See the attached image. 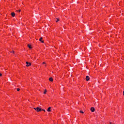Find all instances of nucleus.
<instances>
[{"label":"nucleus","instance_id":"nucleus-1","mask_svg":"<svg viewBox=\"0 0 124 124\" xmlns=\"http://www.w3.org/2000/svg\"><path fill=\"white\" fill-rule=\"evenodd\" d=\"M34 109L35 111H37V112H41L42 111V109L39 107L34 108Z\"/></svg>","mask_w":124,"mask_h":124},{"label":"nucleus","instance_id":"nucleus-2","mask_svg":"<svg viewBox=\"0 0 124 124\" xmlns=\"http://www.w3.org/2000/svg\"><path fill=\"white\" fill-rule=\"evenodd\" d=\"M26 66L29 67V66H31V62H26Z\"/></svg>","mask_w":124,"mask_h":124},{"label":"nucleus","instance_id":"nucleus-3","mask_svg":"<svg viewBox=\"0 0 124 124\" xmlns=\"http://www.w3.org/2000/svg\"><path fill=\"white\" fill-rule=\"evenodd\" d=\"M91 112H94V110H95L94 108L93 107L91 108Z\"/></svg>","mask_w":124,"mask_h":124},{"label":"nucleus","instance_id":"nucleus-4","mask_svg":"<svg viewBox=\"0 0 124 124\" xmlns=\"http://www.w3.org/2000/svg\"><path fill=\"white\" fill-rule=\"evenodd\" d=\"M86 81H89V80H90V77H89L88 76H86Z\"/></svg>","mask_w":124,"mask_h":124},{"label":"nucleus","instance_id":"nucleus-5","mask_svg":"<svg viewBox=\"0 0 124 124\" xmlns=\"http://www.w3.org/2000/svg\"><path fill=\"white\" fill-rule=\"evenodd\" d=\"M47 112H51V107H49L47 110Z\"/></svg>","mask_w":124,"mask_h":124},{"label":"nucleus","instance_id":"nucleus-6","mask_svg":"<svg viewBox=\"0 0 124 124\" xmlns=\"http://www.w3.org/2000/svg\"><path fill=\"white\" fill-rule=\"evenodd\" d=\"M11 15H12V17H15L16 14L15 13H12Z\"/></svg>","mask_w":124,"mask_h":124},{"label":"nucleus","instance_id":"nucleus-7","mask_svg":"<svg viewBox=\"0 0 124 124\" xmlns=\"http://www.w3.org/2000/svg\"><path fill=\"white\" fill-rule=\"evenodd\" d=\"M28 46L29 47V48H30V49H31V45H30V44H28Z\"/></svg>","mask_w":124,"mask_h":124},{"label":"nucleus","instance_id":"nucleus-8","mask_svg":"<svg viewBox=\"0 0 124 124\" xmlns=\"http://www.w3.org/2000/svg\"><path fill=\"white\" fill-rule=\"evenodd\" d=\"M49 81H50V82H53V78H49Z\"/></svg>","mask_w":124,"mask_h":124},{"label":"nucleus","instance_id":"nucleus-9","mask_svg":"<svg viewBox=\"0 0 124 124\" xmlns=\"http://www.w3.org/2000/svg\"><path fill=\"white\" fill-rule=\"evenodd\" d=\"M46 93H47V90H45V92L44 93V94H46Z\"/></svg>","mask_w":124,"mask_h":124},{"label":"nucleus","instance_id":"nucleus-10","mask_svg":"<svg viewBox=\"0 0 124 124\" xmlns=\"http://www.w3.org/2000/svg\"><path fill=\"white\" fill-rule=\"evenodd\" d=\"M79 112L80 113H81V114H84V112H83L82 110H80Z\"/></svg>","mask_w":124,"mask_h":124},{"label":"nucleus","instance_id":"nucleus-11","mask_svg":"<svg viewBox=\"0 0 124 124\" xmlns=\"http://www.w3.org/2000/svg\"><path fill=\"white\" fill-rule=\"evenodd\" d=\"M16 12H21V10H16Z\"/></svg>","mask_w":124,"mask_h":124},{"label":"nucleus","instance_id":"nucleus-12","mask_svg":"<svg viewBox=\"0 0 124 124\" xmlns=\"http://www.w3.org/2000/svg\"><path fill=\"white\" fill-rule=\"evenodd\" d=\"M57 20H56V22L58 23V21H60V19L59 18H56Z\"/></svg>","mask_w":124,"mask_h":124},{"label":"nucleus","instance_id":"nucleus-13","mask_svg":"<svg viewBox=\"0 0 124 124\" xmlns=\"http://www.w3.org/2000/svg\"><path fill=\"white\" fill-rule=\"evenodd\" d=\"M43 38L41 37V38L39 39V41H41V40H42Z\"/></svg>","mask_w":124,"mask_h":124},{"label":"nucleus","instance_id":"nucleus-14","mask_svg":"<svg viewBox=\"0 0 124 124\" xmlns=\"http://www.w3.org/2000/svg\"><path fill=\"white\" fill-rule=\"evenodd\" d=\"M11 53H13V54H15V51L14 50L12 51V52H11Z\"/></svg>","mask_w":124,"mask_h":124},{"label":"nucleus","instance_id":"nucleus-15","mask_svg":"<svg viewBox=\"0 0 124 124\" xmlns=\"http://www.w3.org/2000/svg\"><path fill=\"white\" fill-rule=\"evenodd\" d=\"M17 92H19L20 91V89L19 88H17Z\"/></svg>","mask_w":124,"mask_h":124},{"label":"nucleus","instance_id":"nucleus-16","mask_svg":"<svg viewBox=\"0 0 124 124\" xmlns=\"http://www.w3.org/2000/svg\"><path fill=\"white\" fill-rule=\"evenodd\" d=\"M41 42H42V43H44V41H41Z\"/></svg>","mask_w":124,"mask_h":124},{"label":"nucleus","instance_id":"nucleus-17","mask_svg":"<svg viewBox=\"0 0 124 124\" xmlns=\"http://www.w3.org/2000/svg\"><path fill=\"white\" fill-rule=\"evenodd\" d=\"M42 111H44V112H46L45 109H42Z\"/></svg>","mask_w":124,"mask_h":124},{"label":"nucleus","instance_id":"nucleus-18","mask_svg":"<svg viewBox=\"0 0 124 124\" xmlns=\"http://www.w3.org/2000/svg\"><path fill=\"white\" fill-rule=\"evenodd\" d=\"M45 64V62H43V64Z\"/></svg>","mask_w":124,"mask_h":124},{"label":"nucleus","instance_id":"nucleus-19","mask_svg":"<svg viewBox=\"0 0 124 124\" xmlns=\"http://www.w3.org/2000/svg\"><path fill=\"white\" fill-rule=\"evenodd\" d=\"M2 76V74H0V76Z\"/></svg>","mask_w":124,"mask_h":124},{"label":"nucleus","instance_id":"nucleus-20","mask_svg":"<svg viewBox=\"0 0 124 124\" xmlns=\"http://www.w3.org/2000/svg\"><path fill=\"white\" fill-rule=\"evenodd\" d=\"M110 124H112V123H111V122H110Z\"/></svg>","mask_w":124,"mask_h":124},{"label":"nucleus","instance_id":"nucleus-21","mask_svg":"<svg viewBox=\"0 0 124 124\" xmlns=\"http://www.w3.org/2000/svg\"><path fill=\"white\" fill-rule=\"evenodd\" d=\"M112 124H115L114 123Z\"/></svg>","mask_w":124,"mask_h":124}]
</instances>
